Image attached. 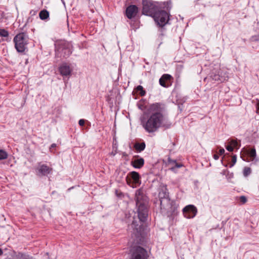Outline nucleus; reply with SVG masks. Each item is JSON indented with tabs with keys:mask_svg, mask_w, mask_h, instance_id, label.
<instances>
[{
	"mask_svg": "<svg viewBox=\"0 0 259 259\" xmlns=\"http://www.w3.org/2000/svg\"><path fill=\"white\" fill-rule=\"evenodd\" d=\"M141 125L148 134L157 132L161 127L169 128L171 122L166 116L165 105L161 103L151 105L148 114L141 120Z\"/></svg>",
	"mask_w": 259,
	"mask_h": 259,
	"instance_id": "f257e3e1",
	"label": "nucleus"
},
{
	"mask_svg": "<svg viewBox=\"0 0 259 259\" xmlns=\"http://www.w3.org/2000/svg\"><path fill=\"white\" fill-rule=\"evenodd\" d=\"M135 199L137 207L138 219L134 218L132 223L128 227V230L132 233V237H135L136 238L135 241L138 242L144 234L143 223L147 220L149 200L141 189L136 191Z\"/></svg>",
	"mask_w": 259,
	"mask_h": 259,
	"instance_id": "f03ea898",
	"label": "nucleus"
},
{
	"mask_svg": "<svg viewBox=\"0 0 259 259\" xmlns=\"http://www.w3.org/2000/svg\"><path fill=\"white\" fill-rule=\"evenodd\" d=\"M28 36L24 32L19 33L14 38L15 47L19 53H23L27 48V45L28 44Z\"/></svg>",
	"mask_w": 259,
	"mask_h": 259,
	"instance_id": "7ed1b4c3",
	"label": "nucleus"
},
{
	"mask_svg": "<svg viewBox=\"0 0 259 259\" xmlns=\"http://www.w3.org/2000/svg\"><path fill=\"white\" fill-rule=\"evenodd\" d=\"M159 203L162 212H170L171 214H175L177 212V206L176 203L170 199L169 196L161 200Z\"/></svg>",
	"mask_w": 259,
	"mask_h": 259,
	"instance_id": "20e7f679",
	"label": "nucleus"
},
{
	"mask_svg": "<svg viewBox=\"0 0 259 259\" xmlns=\"http://www.w3.org/2000/svg\"><path fill=\"white\" fill-rule=\"evenodd\" d=\"M72 46L67 42H62L57 45L56 49V55L57 57L68 58L72 53Z\"/></svg>",
	"mask_w": 259,
	"mask_h": 259,
	"instance_id": "39448f33",
	"label": "nucleus"
},
{
	"mask_svg": "<svg viewBox=\"0 0 259 259\" xmlns=\"http://www.w3.org/2000/svg\"><path fill=\"white\" fill-rule=\"evenodd\" d=\"M153 17L157 25L160 27L165 26L169 20L168 14L163 10L156 11Z\"/></svg>",
	"mask_w": 259,
	"mask_h": 259,
	"instance_id": "423d86ee",
	"label": "nucleus"
},
{
	"mask_svg": "<svg viewBox=\"0 0 259 259\" xmlns=\"http://www.w3.org/2000/svg\"><path fill=\"white\" fill-rule=\"evenodd\" d=\"M140 178L141 177L138 172L133 171L128 174L125 180L128 186L134 188L141 184Z\"/></svg>",
	"mask_w": 259,
	"mask_h": 259,
	"instance_id": "0eeeda50",
	"label": "nucleus"
},
{
	"mask_svg": "<svg viewBox=\"0 0 259 259\" xmlns=\"http://www.w3.org/2000/svg\"><path fill=\"white\" fill-rule=\"evenodd\" d=\"M142 14L145 15L152 16L156 12V7L148 0L142 1Z\"/></svg>",
	"mask_w": 259,
	"mask_h": 259,
	"instance_id": "6e6552de",
	"label": "nucleus"
},
{
	"mask_svg": "<svg viewBox=\"0 0 259 259\" xmlns=\"http://www.w3.org/2000/svg\"><path fill=\"white\" fill-rule=\"evenodd\" d=\"M131 256L132 259H147L148 257L147 250L139 246L133 247Z\"/></svg>",
	"mask_w": 259,
	"mask_h": 259,
	"instance_id": "1a4fd4ad",
	"label": "nucleus"
},
{
	"mask_svg": "<svg viewBox=\"0 0 259 259\" xmlns=\"http://www.w3.org/2000/svg\"><path fill=\"white\" fill-rule=\"evenodd\" d=\"M183 212L185 217L187 219H191L196 215L197 210L194 205H188L183 209Z\"/></svg>",
	"mask_w": 259,
	"mask_h": 259,
	"instance_id": "9d476101",
	"label": "nucleus"
},
{
	"mask_svg": "<svg viewBox=\"0 0 259 259\" xmlns=\"http://www.w3.org/2000/svg\"><path fill=\"white\" fill-rule=\"evenodd\" d=\"M139 12L138 7L134 5L128 6L125 10V16L129 19H132L136 17Z\"/></svg>",
	"mask_w": 259,
	"mask_h": 259,
	"instance_id": "9b49d317",
	"label": "nucleus"
},
{
	"mask_svg": "<svg viewBox=\"0 0 259 259\" xmlns=\"http://www.w3.org/2000/svg\"><path fill=\"white\" fill-rule=\"evenodd\" d=\"M144 164V159L139 155H135L131 161V165L136 168H141Z\"/></svg>",
	"mask_w": 259,
	"mask_h": 259,
	"instance_id": "f8f14e48",
	"label": "nucleus"
},
{
	"mask_svg": "<svg viewBox=\"0 0 259 259\" xmlns=\"http://www.w3.org/2000/svg\"><path fill=\"white\" fill-rule=\"evenodd\" d=\"M172 78V77L170 75L164 74L159 79V84L164 88L168 87Z\"/></svg>",
	"mask_w": 259,
	"mask_h": 259,
	"instance_id": "ddd939ff",
	"label": "nucleus"
},
{
	"mask_svg": "<svg viewBox=\"0 0 259 259\" xmlns=\"http://www.w3.org/2000/svg\"><path fill=\"white\" fill-rule=\"evenodd\" d=\"M60 74L63 76H67L71 74V69L66 63L62 64L59 68Z\"/></svg>",
	"mask_w": 259,
	"mask_h": 259,
	"instance_id": "4468645a",
	"label": "nucleus"
},
{
	"mask_svg": "<svg viewBox=\"0 0 259 259\" xmlns=\"http://www.w3.org/2000/svg\"><path fill=\"white\" fill-rule=\"evenodd\" d=\"M37 169L38 172L43 176H46L50 174L52 170V168L49 167L45 164L39 165Z\"/></svg>",
	"mask_w": 259,
	"mask_h": 259,
	"instance_id": "2eb2a0df",
	"label": "nucleus"
},
{
	"mask_svg": "<svg viewBox=\"0 0 259 259\" xmlns=\"http://www.w3.org/2000/svg\"><path fill=\"white\" fill-rule=\"evenodd\" d=\"M14 254L13 257L15 259H34L32 256L22 252L16 253L14 252Z\"/></svg>",
	"mask_w": 259,
	"mask_h": 259,
	"instance_id": "dca6fc26",
	"label": "nucleus"
},
{
	"mask_svg": "<svg viewBox=\"0 0 259 259\" xmlns=\"http://www.w3.org/2000/svg\"><path fill=\"white\" fill-rule=\"evenodd\" d=\"M134 148L137 152L140 153L145 150L146 148V144L145 142H143L142 143L136 142L134 145Z\"/></svg>",
	"mask_w": 259,
	"mask_h": 259,
	"instance_id": "f3484780",
	"label": "nucleus"
},
{
	"mask_svg": "<svg viewBox=\"0 0 259 259\" xmlns=\"http://www.w3.org/2000/svg\"><path fill=\"white\" fill-rule=\"evenodd\" d=\"M158 197L159 201H160L161 200H162L164 198L169 197V193L167 191V189L165 188L160 191L158 194Z\"/></svg>",
	"mask_w": 259,
	"mask_h": 259,
	"instance_id": "a211bd4d",
	"label": "nucleus"
},
{
	"mask_svg": "<svg viewBox=\"0 0 259 259\" xmlns=\"http://www.w3.org/2000/svg\"><path fill=\"white\" fill-rule=\"evenodd\" d=\"M39 16L40 19L46 20L49 17V12L46 10H43L39 12Z\"/></svg>",
	"mask_w": 259,
	"mask_h": 259,
	"instance_id": "6ab92c4d",
	"label": "nucleus"
},
{
	"mask_svg": "<svg viewBox=\"0 0 259 259\" xmlns=\"http://www.w3.org/2000/svg\"><path fill=\"white\" fill-rule=\"evenodd\" d=\"M247 154L250 157V159L251 161H253L255 159L256 154L255 148H252L250 150L247 151Z\"/></svg>",
	"mask_w": 259,
	"mask_h": 259,
	"instance_id": "aec40b11",
	"label": "nucleus"
},
{
	"mask_svg": "<svg viewBox=\"0 0 259 259\" xmlns=\"http://www.w3.org/2000/svg\"><path fill=\"white\" fill-rule=\"evenodd\" d=\"M211 77L213 80L215 81H219L220 82H223V79H220L219 78V74L218 71H216L215 72H212L211 75Z\"/></svg>",
	"mask_w": 259,
	"mask_h": 259,
	"instance_id": "412c9836",
	"label": "nucleus"
},
{
	"mask_svg": "<svg viewBox=\"0 0 259 259\" xmlns=\"http://www.w3.org/2000/svg\"><path fill=\"white\" fill-rule=\"evenodd\" d=\"M136 90L141 96H144L146 94V91L144 90V88L142 85H138L136 88Z\"/></svg>",
	"mask_w": 259,
	"mask_h": 259,
	"instance_id": "4be33fe9",
	"label": "nucleus"
},
{
	"mask_svg": "<svg viewBox=\"0 0 259 259\" xmlns=\"http://www.w3.org/2000/svg\"><path fill=\"white\" fill-rule=\"evenodd\" d=\"M8 153L4 150H0V160L6 159L8 157Z\"/></svg>",
	"mask_w": 259,
	"mask_h": 259,
	"instance_id": "5701e85b",
	"label": "nucleus"
},
{
	"mask_svg": "<svg viewBox=\"0 0 259 259\" xmlns=\"http://www.w3.org/2000/svg\"><path fill=\"white\" fill-rule=\"evenodd\" d=\"M218 73L219 74V78L220 79H223V82L227 80L228 79V76H226L225 73L221 71H218Z\"/></svg>",
	"mask_w": 259,
	"mask_h": 259,
	"instance_id": "b1692460",
	"label": "nucleus"
},
{
	"mask_svg": "<svg viewBox=\"0 0 259 259\" xmlns=\"http://www.w3.org/2000/svg\"><path fill=\"white\" fill-rule=\"evenodd\" d=\"M251 169L248 167H245L243 169V175L247 177L251 174Z\"/></svg>",
	"mask_w": 259,
	"mask_h": 259,
	"instance_id": "393cba45",
	"label": "nucleus"
},
{
	"mask_svg": "<svg viewBox=\"0 0 259 259\" xmlns=\"http://www.w3.org/2000/svg\"><path fill=\"white\" fill-rule=\"evenodd\" d=\"M9 35V32L8 31L4 29H0V36L2 37H8Z\"/></svg>",
	"mask_w": 259,
	"mask_h": 259,
	"instance_id": "a878e982",
	"label": "nucleus"
},
{
	"mask_svg": "<svg viewBox=\"0 0 259 259\" xmlns=\"http://www.w3.org/2000/svg\"><path fill=\"white\" fill-rule=\"evenodd\" d=\"M237 161V156L236 155H234L232 157V163L230 164V167H233L234 164L236 163Z\"/></svg>",
	"mask_w": 259,
	"mask_h": 259,
	"instance_id": "bb28decb",
	"label": "nucleus"
},
{
	"mask_svg": "<svg viewBox=\"0 0 259 259\" xmlns=\"http://www.w3.org/2000/svg\"><path fill=\"white\" fill-rule=\"evenodd\" d=\"M183 166V165L182 164H181V163H178L176 162V163L175 164L174 166H172V167H171L170 169H171L172 170H174L176 168H180V167H182Z\"/></svg>",
	"mask_w": 259,
	"mask_h": 259,
	"instance_id": "cd10ccee",
	"label": "nucleus"
},
{
	"mask_svg": "<svg viewBox=\"0 0 259 259\" xmlns=\"http://www.w3.org/2000/svg\"><path fill=\"white\" fill-rule=\"evenodd\" d=\"M239 200H240V201L243 203V204H244L247 201V198L245 196H241L239 198Z\"/></svg>",
	"mask_w": 259,
	"mask_h": 259,
	"instance_id": "c85d7f7f",
	"label": "nucleus"
},
{
	"mask_svg": "<svg viewBox=\"0 0 259 259\" xmlns=\"http://www.w3.org/2000/svg\"><path fill=\"white\" fill-rule=\"evenodd\" d=\"M168 162L169 164L175 165V164L177 162L176 160L171 159L170 158H168Z\"/></svg>",
	"mask_w": 259,
	"mask_h": 259,
	"instance_id": "c756f323",
	"label": "nucleus"
},
{
	"mask_svg": "<svg viewBox=\"0 0 259 259\" xmlns=\"http://www.w3.org/2000/svg\"><path fill=\"white\" fill-rule=\"evenodd\" d=\"M226 148L228 151L230 152H232L234 150V147L231 145L226 146Z\"/></svg>",
	"mask_w": 259,
	"mask_h": 259,
	"instance_id": "7c9ffc66",
	"label": "nucleus"
},
{
	"mask_svg": "<svg viewBox=\"0 0 259 259\" xmlns=\"http://www.w3.org/2000/svg\"><path fill=\"white\" fill-rule=\"evenodd\" d=\"M85 121L84 119H81L78 121V124L80 126H83L84 125Z\"/></svg>",
	"mask_w": 259,
	"mask_h": 259,
	"instance_id": "2f4dec72",
	"label": "nucleus"
},
{
	"mask_svg": "<svg viewBox=\"0 0 259 259\" xmlns=\"http://www.w3.org/2000/svg\"><path fill=\"white\" fill-rule=\"evenodd\" d=\"M252 39L254 41H259V34L252 36Z\"/></svg>",
	"mask_w": 259,
	"mask_h": 259,
	"instance_id": "473e14b6",
	"label": "nucleus"
},
{
	"mask_svg": "<svg viewBox=\"0 0 259 259\" xmlns=\"http://www.w3.org/2000/svg\"><path fill=\"white\" fill-rule=\"evenodd\" d=\"M231 144L233 146H236L237 145V142L234 140H232L231 141Z\"/></svg>",
	"mask_w": 259,
	"mask_h": 259,
	"instance_id": "72a5a7b5",
	"label": "nucleus"
},
{
	"mask_svg": "<svg viewBox=\"0 0 259 259\" xmlns=\"http://www.w3.org/2000/svg\"><path fill=\"white\" fill-rule=\"evenodd\" d=\"M219 153L220 155H222L225 153V150L223 148H221L219 150Z\"/></svg>",
	"mask_w": 259,
	"mask_h": 259,
	"instance_id": "f704fd0d",
	"label": "nucleus"
},
{
	"mask_svg": "<svg viewBox=\"0 0 259 259\" xmlns=\"http://www.w3.org/2000/svg\"><path fill=\"white\" fill-rule=\"evenodd\" d=\"M213 158L215 159V160H218L219 159V156L218 154H215L213 155Z\"/></svg>",
	"mask_w": 259,
	"mask_h": 259,
	"instance_id": "c9c22d12",
	"label": "nucleus"
},
{
	"mask_svg": "<svg viewBox=\"0 0 259 259\" xmlns=\"http://www.w3.org/2000/svg\"><path fill=\"white\" fill-rule=\"evenodd\" d=\"M56 147V144L55 143L52 144L51 146V148H55Z\"/></svg>",
	"mask_w": 259,
	"mask_h": 259,
	"instance_id": "e433bc0d",
	"label": "nucleus"
},
{
	"mask_svg": "<svg viewBox=\"0 0 259 259\" xmlns=\"http://www.w3.org/2000/svg\"><path fill=\"white\" fill-rule=\"evenodd\" d=\"M3 253V250L1 248H0V255H2Z\"/></svg>",
	"mask_w": 259,
	"mask_h": 259,
	"instance_id": "4c0bfd02",
	"label": "nucleus"
},
{
	"mask_svg": "<svg viewBox=\"0 0 259 259\" xmlns=\"http://www.w3.org/2000/svg\"><path fill=\"white\" fill-rule=\"evenodd\" d=\"M123 156H127V154L125 152H124V153H123Z\"/></svg>",
	"mask_w": 259,
	"mask_h": 259,
	"instance_id": "58836bf2",
	"label": "nucleus"
},
{
	"mask_svg": "<svg viewBox=\"0 0 259 259\" xmlns=\"http://www.w3.org/2000/svg\"><path fill=\"white\" fill-rule=\"evenodd\" d=\"M257 110H259V103L257 105Z\"/></svg>",
	"mask_w": 259,
	"mask_h": 259,
	"instance_id": "ea45409f",
	"label": "nucleus"
}]
</instances>
